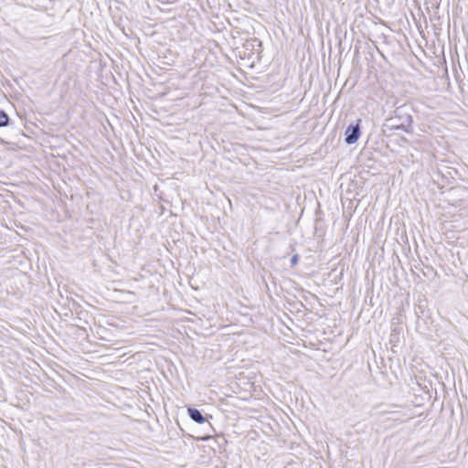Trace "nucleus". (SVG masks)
<instances>
[{"mask_svg":"<svg viewBox=\"0 0 468 468\" xmlns=\"http://www.w3.org/2000/svg\"><path fill=\"white\" fill-rule=\"evenodd\" d=\"M359 122L360 121H358L355 126H352V125L348 126L346 131V142L348 144H353L356 143L360 136Z\"/></svg>","mask_w":468,"mask_h":468,"instance_id":"1","label":"nucleus"},{"mask_svg":"<svg viewBox=\"0 0 468 468\" xmlns=\"http://www.w3.org/2000/svg\"><path fill=\"white\" fill-rule=\"evenodd\" d=\"M187 411H188V414H189L190 418L194 421H196L197 423H200V424H202V423H204L206 421V419L202 416L200 411L197 410V409L189 408L187 410Z\"/></svg>","mask_w":468,"mask_h":468,"instance_id":"2","label":"nucleus"},{"mask_svg":"<svg viewBox=\"0 0 468 468\" xmlns=\"http://www.w3.org/2000/svg\"><path fill=\"white\" fill-rule=\"evenodd\" d=\"M9 118L4 111H0V127L6 126L8 124Z\"/></svg>","mask_w":468,"mask_h":468,"instance_id":"3","label":"nucleus"},{"mask_svg":"<svg viewBox=\"0 0 468 468\" xmlns=\"http://www.w3.org/2000/svg\"><path fill=\"white\" fill-rule=\"evenodd\" d=\"M296 261H297V257H296V256H294V257L292 258V262H293V263H295Z\"/></svg>","mask_w":468,"mask_h":468,"instance_id":"4","label":"nucleus"}]
</instances>
